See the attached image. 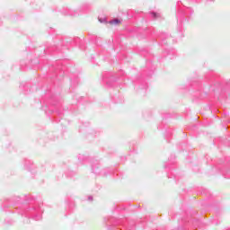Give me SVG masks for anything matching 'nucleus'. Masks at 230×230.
Wrapping results in <instances>:
<instances>
[{"label": "nucleus", "mask_w": 230, "mask_h": 230, "mask_svg": "<svg viewBox=\"0 0 230 230\" xmlns=\"http://www.w3.org/2000/svg\"><path fill=\"white\" fill-rule=\"evenodd\" d=\"M36 215L32 214V218L33 220L39 221V220H42V215L40 214V211L36 210Z\"/></svg>", "instance_id": "1"}, {"label": "nucleus", "mask_w": 230, "mask_h": 230, "mask_svg": "<svg viewBox=\"0 0 230 230\" xmlns=\"http://www.w3.org/2000/svg\"><path fill=\"white\" fill-rule=\"evenodd\" d=\"M111 24H113L114 26L118 25V24H121V21L119 20H113L111 22Z\"/></svg>", "instance_id": "2"}, {"label": "nucleus", "mask_w": 230, "mask_h": 230, "mask_svg": "<svg viewBox=\"0 0 230 230\" xmlns=\"http://www.w3.org/2000/svg\"><path fill=\"white\" fill-rule=\"evenodd\" d=\"M88 200H93V196H89Z\"/></svg>", "instance_id": "3"}, {"label": "nucleus", "mask_w": 230, "mask_h": 230, "mask_svg": "<svg viewBox=\"0 0 230 230\" xmlns=\"http://www.w3.org/2000/svg\"><path fill=\"white\" fill-rule=\"evenodd\" d=\"M93 172H95L94 165L92 166Z\"/></svg>", "instance_id": "4"}, {"label": "nucleus", "mask_w": 230, "mask_h": 230, "mask_svg": "<svg viewBox=\"0 0 230 230\" xmlns=\"http://www.w3.org/2000/svg\"><path fill=\"white\" fill-rule=\"evenodd\" d=\"M78 157H79V159H80V155H79V156H78Z\"/></svg>", "instance_id": "5"}]
</instances>
